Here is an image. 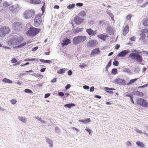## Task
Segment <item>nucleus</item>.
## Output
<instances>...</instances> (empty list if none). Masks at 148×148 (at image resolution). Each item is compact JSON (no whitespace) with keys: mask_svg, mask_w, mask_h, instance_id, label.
<instances>
[{"mask_svg":"<svg viewBox=\"0 0 148 148\" xmlns=\"http://www.w3.org/2000/svg\"><path fill=\"white\" fill-rule=\"evenodd\" d=\"M143 24L145 26H148V19L143 21Z\"/></svg>","mask_w":148,"mask_h":148,"instance_id":"obj_31","label":"nucleus"},{"mask_svg":"<svg viewBox=\"0 0 148 148\" xmlns=\"http://www.w3.org/2000/svg\"><path fill=\"white\" fill-rule=\"evenodd\" d=\"M145 37L146 36L145 34H141L140 39L142 40H143L145 38Z\"/></svg>","mask_w":148,"mask_h":148,"instance_id":"obj_46","label":"nucleus"},{"mask_svg":"<svg viewBox=\"0 0 148 148\" xmlns=\"http://www.w3.org/2000/svg\"><path fill=\"white\" fill-rule=\"evenodd\" d=\"M74 21L75 23L79 25L84 22V19L78 17H76L74 18Z\"/></svg>","mask_w":148,"mask_h":148,"instance_id":"obj_11","label":"nucleus"},{"mask_svg":"<svg viewBox=\"0 0 148 148\" xmlns=\"http://www.w3.org/2000/svg\"><path fill=\"white\" fill-rule=\"evenodd\" d=\"M10 101L12 104H14L16 103L17 101L16 99H13L11 100Z\"/></svg>","mask_w":148,"mask_h":148,"instance_id":"obj_36","label":"nucleus"},{"mask_svg":"<svg viewBox=\"0 0 148 148\" xmlns=\"http://www.w3.org/2000/svg\"><path fill=\"white\" fill-rule=\"evenodd\" d=\"M10 30L7 27H3L0 29V37L9 34Z\"/></svg>","mask_w":148,"mask_h":148,"instance_id":"obj_6","label":"nucleus"},{"mask_svg":"<svg viewBox=\"0 0 148 148\" xmlns=\"http://www.w3.org/2000/svg\"><path fill=\"white\" fill-rule=\"evenodd\" d=\"M15 9L16 8H14V6H13L10 7V10L11 11H14L15 10Z\"/></svg>","mask_w":148,"mask_h":148,"instance_id":"obj_48","label":"nucleus"},{"mask_svg":"<svg viewBox=\"0 0 148 148\" xmlns=\"http://www.w3.org/2000/svg\"><path fill=\"white\" fill-rule=\"evenodd\" d=\"M45 2H44L43 3V5L42 6V8H41V10L42 12V13H43L44 12H45Z\"/></svg>","mask_w":148,"mask_h":148,"instance_id":"obj_42","label":"nucleus"},{"mask_svg":"<svg viewBox=\"0 0 148 148\" xmlns=\"http://www.w3.org/2000/svg\"><path fill=\"white\" fill-rule=\"evenodd\" d=\"M62 41L63 42L61 43V44L62 46L67 45L71 42V40L70 39H67V38H64Z\"/></svg>","mask_w":148,"mask_h":148,"instance_id":"obj_14","label":"nucleus"},{"mask_svg":"<svg viewBox=\"0 0 148 148\" xmlns=\"http://www.w3.org/2000/svg\"><path fill=\"white\" fill-rule=\"evenodd\" d=\"M86 32L89 35L93 36L95 35L96 34V30L94 31L91 29H86Z\"/></svg>","mask_w":148,"mask_h":148,"instance_id":"obj_15","label":"nucleus"},{"mask_svg":"<svg viewBox=\"0 0 148 148\" xmlns=\"http://www.w3.org/2000/svg\"><path fill=\"white\" fill-rule=\"evenodd\" d=\"M58 95L59 96H60L62 97L64 95V94L63 92H59Z\"/></svg>","mask_w":148,"mask_h":148,"instance_id":"obj_53","label":"nucleus"},{"mask_svg":"<svg viewBox=\"0 0 148 148\" xmlns=\"http://www.w3.org/2000/svg\"><path fill=\"white\" fill-rule=\"evenodd\" d=\"M136 143L138 146H140L141 147L143 148L145 146L143 143L139 141H137Z\"/></svg>","mask_w":148,"mask_h":148,"instance_id":"obj_30","label":"nucleus"},{"mask_svg":"<svg viewBox=\"0 0 148 148\" xmlns=\"http://www.w3.org/2000/svg\"><path fill=\"white\" fill-rule=\"evenodd\" d=\"M83 28H80L79 27H77L74 31L73 32L74 34L82 32L83 30Z\"/></svg>","mask_w":148,"mask_h":148,"instance_id":"obj_20","label":"nucleus"},{"mask_svg":"<svg viewBox=\"0 0 148 148\" xmlns=\"http://www.w3.org/2000/svg\"><path fill=\"white\" fill-rule=\"evenodd\" d=\"M86 66V65L85 64H84L83 65H79V67L80 68H83Z\"/></svg>","mask_w":148,"mask_h":148,"instance_id":"obj_63","label":"nucleus"},{"mask_svg":"<svg viewBox=\"0 0 148 148\" xmlns=\"http://www.w3.org/2000/svg\"><path fill=\"white\" fill-rule=\"evenodd\" d=\"M111 63H112L111 60H110V61L109 62H108V65L106 67V69H108V68H109V67H110V66L111 65Z\"/></svg>","mask_w":148,"mask_h":148,"instance_id":"obj_41","label":"nucleus"},{"mask_svg":"<svg viewBox=\"0 0 148 148\" xmlns=\"http://www.w3.org/2000/svg\"><path fill=\"white\" fill-rule=\"evenodd\" d=\"M40 31L41 30L40 29L32 27L27 32V34L30 36L34 37L39 33Z\"/></svg>","mask_w":148,"mask_h":148,"instance_id":"obj_2","label":"nucleus"},{"mask_svg":"<svg viewBox=\"0 0 148 148\" xmlns=\"http://www.w3.org/2000/svg\"><path fill=\"white\" fill-rule=\"evenodd\" d=\"M129 27L128 25L126 26L123 30V34L124 36H125L129 32Z\"/></svg>","mask_w":148,"mask_h":148,"instance_id":"obj_18","label":"nucleus"},{"mask_svg":"<svg viewBox=\"0 0 148 148\" xmlns=\"http://www.w3.org/2000/svg\"><path fill=\"white\" fill-rule=\"evenodd\" d=\"M79 121L82 122L84 123H88L90 122L91 120L89 118H87L84 120H79Z\"/></svg>","mask_w":148,"mask_h":148,"instance_id":"obj_21","label":"nucleus"},{"mask_svg":"<svg viewBox=\"0 0 148 148\" xmlns=\"http://www.w3.org/2000/svg\"><path fill=\"white\" fill-rule=\"evenodd\" d=\"M80 15L82 16H84L86 15L85 12L84 11H82L80 12Z\"/></svg>","mask_w":148,"mask_h":148,"instance_id":"obj_49","label":"nucleus"},{"mask_svg":"<svg viewBox=\"0 0 148 148\" xmlns=\"http://www.w3.org/2000/svg\"><path fill=\"white\" fill-rule=\"evenodd\" d=\"M33 75L36 77H43L42 75H41L39 74L34 73L33 74Z\"/></svg>","mask_w":148,"mask_h":148,"instance_id":"obj_37","label":"nucleus"},{"mask_svg":"<svg viewBox=\"0 0 148 148\" xmlns=\"http://www.w3.org/2000/svg\"><path fill=\"white\" fill-rule=\"evenodd\" d=\"M66 70L64 69H60L57 71V73L59 74H62L65 73Z\"/></svg>","mask_w":148,"mask_h":148,"instance_id":"obj_29","label":"nucleus"},{"mask_svg":"<svg viewBox=\"0 0 148 148\" xmlns=\"http://www.w3.org/2000/svg\"><path fill=\"white\" fill-rule=\"evenodd\" d=\"M98 37L100 39H102L104 40H105L106 38L108 37V35L106 34H103L99 35H98Z\"/></svg>","mask_w":148,"mask_h":148,"instance_id":"obj_16","label":"nucleus"},{"mask_svg":"<svg viewBox=\"0 0 148 148\" xmlns=\"http://www.w3.org/2000/svg\"><path fill=\"white\" fill-rule=\"evenodd\" d=\"M86 39L85 36H77L73 38V42L75 45H77L84 41Z\"/></svg>","mask_w":148,"mask_h":148,"instance_id":"obj_3","label":"nucleus"},{"mask_svg":"<svg viewBox=\"0 0 148 148\" xmlns=\"http://www.w3.org/2000/svg\"><path fill=\"white\" fill-rule=\"evenodd\" d=\"M75 106V105L73 103H69L67 104L64 105V107H67L68 108H70L71 107L73 106Z\"/></svg>","mask_w":148,"mask_h":148,"instance_id":"obj_32","label":"nucleus"},{"mask_svg":"<svg viewBox=\"0 0 148 148\" xmlns=\"http://www.w3.org/2000/svg\"><path fill=\"white\" fill-rule=\"evenodd\" d=\"M41 22V16L39 14L37 15L34 18L35 26L36 27L39 26Z\"/></svg>","mask_w":148,"mask_h":148,"instance_id":"obj_7","label":"nucleus"},{"mask_svg":"<svg viewBox=\"0 0 148 148\" xmlns=\"http://www.w3.org/2000/svg\"><path fill=\"white\" fill-rule=\"evenodd\" d=\"M135 94L138 96H140V97H143L144 95V94L143 92H140L139 91H137L135 92Z\"/></svg>","mask_w":148,"mask_h":148,"instance_id":"obj_28","label":"nucleus"},{"mask_svg":"<svg viewBox=\"0 0 148 148\" xmlns=\"http://www.w3.org/2000/svg\"><path fill=\"white\" fill-rule=\"evenodd\" d=\"M38 49V47H34V48H32V51H36Z\"/></svg>","mask_w":148,"mask_h":148,"instance_id":"obj_54","label":"nucleus"},{"mask_svg":"<svg viewBox=\"0 0 148 148\" xmlns=\"http://www.w3.org/2000/svg\"><path fill=\"white\" fill-rule=\"evenodd\" d=\"M68 74L69 75H71L72 74V71L71 70H69L68 71Z\"/></svg>","mask_w":148,"mask_h":148,"instance_id":"obj_61","label":"nucleus"},{"mask_svg":"<svg viewBox=\"0 0 148 148\" xmlns=\"http://www.w3.org/2000/svg\"><path fill=\"white\" fill-rule=\"evenodd\" d=\"M13 28L15 29L20 30L22 28V24L19 22L14 23L12 24Z\"/></svg>","mask_w":148,"mask_h":148,"instance_id":"obj_8","label":"nucleus"},{"mask_svg":"<svg viewBox=\"0 0 148 148\" xmlns=\"http://www.w3.org/2000/svg\"><path fill=\"white\" fill-rule=\"evenodd\" d=\"M75 6V4L74 3H72L71 4L69 5L67 7V8L69 9H71L72 8L74 7Z\"/></svg>","mask_w":148,"mask_h":148,"instance_id":"obj_35","label":"nucleus"},{"mask_svg":"<svg viewBox=\"0 0 148 148\" xmlns=\"http://www.w3.org/2000/svg\"><path fill=\"white\" fill-rule=\"evenodd\" d=\"M17 60L15 58L12 59L11 60L12 63H15V64L17 63Z\"/></svg>","mask_w":148,"mask_h":148,"instance_id":"obj_43","label":"nucleus"},{"mask_svg":"<svg viewBox=\"0 0 148 148\" xmlns=\"http://www.w3.org/2000/svg\"><path fill=\"white\" fill-rule=\"evenodd\" d=\"M99 53V49L98 48H96L92 50V51L91 52V55H92L95 54H98Z\"/></svg>","mask_w":148,"mask_h":148,"instance_id":"obj_19","label":"nucleus"},{"mask_svg":"<svg viewBox=\"0 0 148 148\" xmlns=\"http://www.w3.org/2000/svg\"><path fill=\"white\" fill-rule=\"evenodd\" d=\"M126 145L128 146H131L132 144L130 142L127 141L126 143Z\"/></svg>","mask_w":148,"mask_h":148,"instance_id":"obj_56","label":"nucleus"},{"mask_svg":"<svg viewBox=\"0 0 148 148\" xmlns=\"http://www.w3.org/2000/svg\"><path fill=\"white\" fill-rule=\"evenodd\" d=\"M76 5L77 6H78L79 7H81L83 5V4L82 3H77Z\"/></svg>","mask_w":148,"mask_h":148,"instance_id":"obj_51","label":"nucleus"},{"mask_svg":"<svg viewBox=\"0 0 148 148\" xmlns=\"http://www.w3.org/2000/svg\"><path fill=\"white\" fill-rule=\"evenodd\" d=\"M40 0H31L30 3L34 4H38L40 3Z\"/></svg>","mask_w":148,"mask_h":148,"instance_id":"obj_26","label":"nucleus"},{"mask_svg":"<svg viewBox=\"0 0 148 148\" xmlns=\"http://www.w3.org/2000/svg\"><path fill=\"white\" fill-rule=\"evenodd\" d=\"M47 142L49 145L50 147H52L53 146V144H52V141L51 140L49 139L48 138H46Z\"/></svg>","mask_w":148,"mask_h":148,"instance_id":"obj_25","label":"nucleus"},{"mask_svg":"<svg viewBox=\"0 0 148 148\" xmlns=\"http://www.w3.org/2000/svg\"><path fill=\"white\" fill-rule=\"evenodd\" d=\"M35 60V58H32L31 59H25L24 60V61H34Z\"/></svg>","mask_w":148,"mask_h":148,"instance_id":"obj_47","label":"nucleus"},{"mask_svg":"<svg viewBox=\"0 0 148 148\" xmlns=\"http://www.w3.org/2000/svg\"><path fill=\"white\" fill-rule=\"evenodd\" d=\"M8 44L10 46L17 45L15 38L14 37L9 40L8 42Z\"/></svg>","mask_w":148,"mask_h":148,"instance_id":"obj_12","label":"nucleus"},{"mask_svg":"<svg viewBox=\"0 0 148 148\" xmlns=\"http://www.w3.org/2000/svg\"><path fill=\"white\" fill-rule=\"evenodd\" d=\"M85 130L89 133V134H90L91 133V131L90 129H85Z\"/></svg>","mask_w":148,"mask_h":148,"instance_id":"obj_55","label":"nucleus"},{"mask_svg":"<svg viewBox=\"0 0 148 148\" xmlns=\"http://www.w3.org/2000/svg\"><path fill=\"white\" fill-rule=\"evenodd\" d=\"M132 16L131 14H129L127 15L126 17V18L127 20H130Z\"/></svg>","mask_w":148,"mask_h":148,"instance_id":"obj_45","label":"nucleus"},{"mask_svg":"<svg viewBox=\"0 0 148 148\" xmlns=\"http://www.w3.org/2000/svg\"><path fill=\"white\" fill-rule=\"evenodd\" d=\"M15 38L17 45L21 42H22L24 40L23 38L21 36L15 37Z\"/></svg>","mask_w":148,"mask_h":148,"instance_id":"obj_17","label":"nucleus"},{"mask_svg":"<svg viewBox=\"0 0 148 148\" xmlns=\"http://www.w3.org/2000/svg\"><path fill=\"white\" fill-rule=\"evenodd\" d=\"M143 32L145 33H148V28H146L143 30Z\"/></svg>","mask_w":148,"mask_h":148,"instance_id":"obj_50","label":"nucleus"},{"mask_svg":"<svg viewBox=\"0 0 148 148\" xmlns=\"http://www.w3.org/2000/svg\"><path fill=\"white\" fill-rule=\"evenodd\" d=\"M2 81L4 82L7 83L9 84H12V81L7 78L3 79L2 80Z\"/></svg>","mask_w":148,"mask_h":148,"instance_id":"obj_24","label":"nucleus"},{"mask_svg":"<svg viewBox=\"0 0 148 148\" xmlns=\"http://www.w3.org/2000/svg\"><path fill=\"white\" fill-rule=\"evenodd\" d=\"M136 102L137 104L143 107L148 108V103L143 99H137Z\"/></svg>","mask_w":148,"mask_h":148,"instance_id":"obj_5","label":"nucleus"},{"mask_svg":"<svg viewBox=\"0 0 148 148\" xmlns=\"http://www.w3.org/2000/svg\"><path fill=\"white\" fill-rule=\"evenodd\" d=\"M50 95V94L49 93H47L45 94V98H47Z\"/></svg>","mask_w":148,"mask_h":148,"instance_id":"obj_60","label":"nucleus"},{"mask_svg":"<svg viewBox=\"0 0 148 148\" xmlns=\"http://www.w3.org/2000/svg\"><path fill=\"white\" fill-rule=\"evenodd\" d=\"M18 119L22 122L25 123L26 122V120L27 119L25 117L22 116H19Z\"/></svg>","mask_w":148,"mask_h":148,"instance_id":"obj_27","label":"nucleus"},{"mask_svg":"<svg viewBox=\"0 0 148 148\" xmlns=\"http://www.w3.org/2000/svg\"><path fill=\"white\" fill-rule=\"evenodd\" d=\"M113 65L115 66H117L119 65V62L116 60L114 61L113 63Z\"/></svg>","mask_w":148,"mask_h":148,"instance_id":"obj_40","label":"nucleus"},{"mask_svg":"<svg viewBox=\"0 0 148 148\" xmlns=\"http://www.w3.org/2000/svg\"><path fill=\"white\" fill-rule=\"evenodd\" d=\"M71 87V85L69 84H67L65 87V88L66 89H68L70 88Z\"/></svg>","mask_w":148,"mask_h":148,"instance_id":"obj_52","label":"nucleus"},{"mask_svg":"<svg viewBox=\"0 0 148 148\" xmlns=\"http://www.w3.org/2000/svg\"><path fill=\"white\" fill-rule=\"evenodd\" d=\"M115 90V89L113 88H110L108 87L105 88V90L107 92L112 94L114 93V92L112 91V90Z\"/></svg>","mask_w":148,"mask_h":148,"instance_id":"obj_22","label":"nucleus"},{"mask_svg":"<svg viewBox=\"0 0 148 148\" xmlns=\"http://www.w3.org/2000/svg\"><path fill=\"white\" fill-rule=\"evenodd\" d=\"M135 130L136 132L138 133L141 134L143 133L142 131L140 130L136 129Z\"/></svg>","mask_w":148,"mask_h":148,"instance_id":"obj_58","label":"nucleus"},{"mask_svg":"<svg viewBox=\"0 0 148 148\" xmlns=\"http://www.w3.org/2000/svg\"><path fill=\"white\" fill-rule=\"evenodd\" d=\"M112 30V29L110 27H108L106 29L108 33H110Z\"/></svg>","mask_w":148,"mask_h":148,"instance_id":"obj_44","label":"nucleus"},{"mask_svg":"<svg viewBox=\"0 0 148 148\" xmlns=\"http://www.w3.org/2000/svg\"><path fill=\"white\" fill-rule=\"evenodd\" d=\"M24 91L25 92L27 93H32V91L29 89H26Z\"/></svg>","mask_w":148,"mask_h":148,"instance_id":"obj_38","label":"nucleus"},{"mask_svg":"<svg viewBox=\"0 0 148 148\" xmlns=\"http://www.w3.org/2000/svg\"><path fill=\"white\" fill-rule=\"evenodd\" d=\"M114 82L115 84H118L120 85H124L126 84L125 81L122 79H116L115 80Z\"/></svg>","mask_w":148,"mask_h":148,"instance_id":"obj_10","label":"nucleus"},{"mask_svg":"<svg viewBox=\"0 0 148 148\" xmlns=\"http://www.w3.org/2000/svg\"><path fill=\"white\" fill-rule=\"evenodd\" d=\"M130 40L132 41H135V38L134 36L132 37L130 39Z\"/></svg>","mask_w":148,"mask_h":148,"instance_id":"obj_62","label":"nucleus"},{"mask_svg":"<svg viewBox=\"0 0 148 148\" xmlns=\"http://www.w3.org/2000/svg\"><path fill=\"white\" fill-rule=\"evenodd\" d=\"M9 5V4L7 2H4L3 3V6L5 7H6Z\"/></svg>","mask_w":148,"mask_h":148,"instance_id":"obj_39","label":"nucleus"},{"mask_svg":"<svg viewBox=\"0 0 148 148\" xmlns=\"http://www.w3.org/2000/svg\"><path fill=\"white\" fill-rule=\"evenodd\" d=\"M133 52L136 53H131L129 56V57L132 59H136L139 62H141L143 60V59L142 57L139 55V53L137 51L136 49H135Z\"/></svg>","mask_w":148,"mask_h":148,"instance_id":"obj_1","label":"nucleus"},{"mask_svg":"<svg viewBox=\"0 0 148 148\" xmlns=\"http://www.w3.org/2000/svg\"><path fill=\"white\" fill-rule=\"evenodd\" d=\"M112 73L114 75H116L118 73L117 70L116 69H113L112 70Z\"/></svg>","mask_w":148,"mask_h":148,"instance_id":"obj_33","label":"nucleus"},{"mask_svg":"<svg viewBox=\"0 0 148 148\" xmlns=\"http://www.w3.org/2000/svg\"><path fill=\"white\" fill-rule=\"evenodd\" d=\"M26 42L21 43L18 46H17V48H21L25 45L26 44Z\"/></svg>","mask_w":148,"mask_h":148,"instance_id":"obj_34","label":"nucleus"},{"mask_svg":"<svg viewBox=\"0 0 148 148\" xmlns=\"http://www.w3.org/2000/svg\"><path fill=\"white\" fill-rule=\"evenodd\" d=\"M98 44L97 40H91L87 44V45L88 47H93Z\"/></svg>","mask_w":148,"mask_h":148,"instance_id":"obj_9","label":"nucleus"},{"mask_svg":"<svg viewBox=\"0 0 148 148\" xmlns=\"http://www.w3.org/2000/svg\"><path fill=\"white\" fill-rule=\"evenodd\" d=\"M138 78H135L134 79H131L130 80V81L129 82L127 83V85H129L131 84L134 83L136 81L138 80Z\"/></svg>","mask_w":148,"mask_h":148,"instance_id":"obj_23","label":"nucleus"},{"mask_svg":"<svg viewBox=\"0 0 148 148\" xmlns=\"http://www.w3.org/2000/svg\"><path fill=\"white\" fill-rule=\"evenodd\" d=\"M130 98L131 101L133 104H134V102L133 101V96H130Z\"/></svg>","mask_w":148,"mask_h":148,"instance_id":"obj_59","label":"nucleus"},{"mask_svg":"<svg viewBox=\"0 0 148 148\" xmlns=\"http://www.w3.org/2000/svg\"><path fill=\"white\" fill-rule=\"evenodd\" d=\"M35 12L32 10H27L23 14V17L25 19H29L34 16Z\"/></svg>","mask_w":148,"mask_h":148,"instance_id":"obj_4","label":"nucleus"},{"mask_svg":"<svg viewBox=\"0 0 148 148\" xmlns=\"http://www.w3.org/2000/svg\"><path fill=\"white\" fill-rule=\"evenodd\" d=\"M129 53L130 51L129 50H124L119 53L118 54V56L119 57H124L127 54Z\"/></svg>","mask_w":148,"mask_h":148,"instance_id":"obj_13","label":"nucleus"},{"mask_svg":"<svg viewBox=\"0 0 148 148\" xmlns=\"http://www.w3.org/2000/svg\"><path fill=\"white\" fill-rule=\"evenodd\" d=\"M56 78H54L51 81V82L52 83H54L56 81Z\"/></svg>","mask_w":148,"mask_h":148,"instance_id":"obj_64","label":"nucleus"},{"mask_svg":"<svg viewBox=\"0 0 148 148\" xmlns=\"http://www.w3.org/2000/svg\"><path fill=\"white\" fill-rule=\"evenodd\" d=\"M83 87L85 89H88L89 88V87L88 86L86 85L84 86H83Z\"/></svg>","mask_w":148,"mask_h":148,"instance_id":"obj_57","label":"nucleus"}]
</instances>
